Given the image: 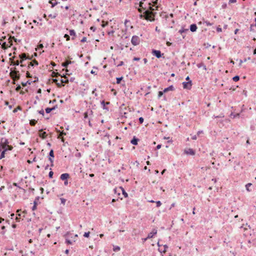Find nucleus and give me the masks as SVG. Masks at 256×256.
<instances>
[{"label": "nucleus", "mask_w": 256, "mask_h": 256, "mask_svg": "<svg viewBox=\"0 0 256 256\" xmlns=\"http://www.w3.org/2000/svg\"><path fill=\"white\" fill-rule=\"evenodd\" d=\"M185 152L186 154H190V155H194L195 154L194 150L192 148H188V150L185 151Z\"/></svg>", "instance_id": "dca6fc26"}, {"label": "nucleus", "mask_w": 256, "mask_h": 256, "mask_svg": "<svg viewBox=\"0 0 256 256\" xmlns=\"http://www.w3.org/2000/svg\"><path fill=\"white\" fill-rule=\"evenodd\" d=\"M86 37H84L82 40H81V42H86Z\"/></svg>", "instance_id": "680f3d73"}, {"label": "nucleus", "mask_w": 256, "mask_h": 256, "mask_svg": "<svg viewBox=\"0 0 256 256\" xmlns=\"http://www.w3.org/2000/svg\"><path fill=\"white\" fill-rule=\"evenodd\" d=\"M50 3L52 4V7L54 6L57 4L56 0H50Z\"/></svg>", "instance_id": "cd10ccee"}, {"label": "nucleus", "mask_w": 256, "mask_h": 256, "mask_svg": "<svg viewBox=\"0 0 256 256\" xmlns=\"http://www.w3.org/2000/svg\"><path fill=\"white\" fill-rule=\"evenodd\" d=\"M6 151V150H3L1 153V154L0 156V160L2 159V158H4L5 156V152Z\"/></svg>", "instance_id": "c756f323"}, {"label": "nucleus", "mask_w": 256, "mask_h": 256, "mask_svg": "<svg viewBox=\"0 0 256 256\" xmlns=\"http://www.w3.org/2000/svg\"><path fill=\"white\" fill-rule=\"evenodd\" d=\"M70 36H73V35L74 36L75 35V32H74V30H70Z\"/></svg>", "instance_id": "ea45409f"}, {"label": "nucleus", "mask_w": 256, "mask_h": 256, "mask_svg": "<svg viewBox=\"0 0 256 256\" xmlns=\"http://www.w3.org/2000/svg\"><path fill=\"white\" fill-rule=\"evenodd\" d=\"M163 138L164 140H168L166 142V144L164 146L165 147L167 148L168 147V144H171L172 143V139L170 138V137L166 138L164 136V137Z\"/></svg>", "instance_id": "2eb2a0df"}, {"label": "nucleus", "mask_w": 256, "mask_h": 256, "mask_svg": "<svg viewBox=\"0 0 256 256\" xmlns=\"http://www.w3.org/2000/svg\"><path fill=\"white\" fill-rule=\"evenodd\" d=\"M32 22L33 23L35 24L36 25H38V24H40L41 26L42 25V23L40 22H38L36 20H32Z\"/></svg>", "instance_id": "c9c22d12"}, {"label": "nucleus", "mask_w": 256, "mask_h": 256, "mask_svg": "<svg viewBox=\"0 0 256 256\" xmlns=\"http://www.w3.org/2000/svg\"><path fill=\"white\" fill-rule=\"evenodd\" d=\"M21 107L20 106H18L16 108H14L13 110V112L16 113V112H17L18 110H21Z\"/></svg>", "instance_id": "4c0bfd02"}, {"label": "nucleus", "mask_w": 256, "mask_h": 256, "mask_svg": "<svg viewBox=\"0 0 256 256\" xmlns=\"http://www.w3.org/2000/svg\"><path fill=\"white\" fill-rule=\"evenodd\" d=\"M139 122L140 124H142L144 122V118L142 117L139 118Z\"/></svg>", "instance_id": "09e8293b"}, {"label": "nucleus", "mask_w": 256, "mask_h": 256, "mask_svg": "<svg viewBox=\"0 0 256 256\" xmlns=\"http://www.w3.org/2000/svg\"><path fill=\"white\" fill-rule=\"evenodd\" d=\"M50 157H52V158H54V150H52L50 152Z\"/></svg>", "instance_id": "58836bf2"}, {"label": "nucleus", "mask_w": 256, "mask_h": 256, "mask_svg": "<svg viewBox=\"0 0 256 256\" xmlns=\"http://www.w3.org/2000/svg\"><path fill=\"white\" fill-rule=\"evenodd\" d=\"M174 90V87L172 85H171V86H169L168 87L164 88L163 91L161 92V96H162L164 92H167L168 91H170V90L172 91Z\"/></svg>", "instance_id": "0eeeda50"}, {"label": "nucleus", "mask_w": 256, "mask_h": 256, "mask_svg": "<svg viewBox=\"0 0 256 256\" xmlns=\"http://www.w3.org/2000/svg\"><path fill=\"white\" fill-rule=\"evenodd\" d=\"M39 136L42 138H45L46 136V132H42V130H40Z\"/></svg>", "instance_id": "f3484780"}, {"label": "nucleus", "mask_w": 256, "mask_h": 256, "mask_svg": "<svg viewBox=\"0 0 256 256\" xmlns=\"http://www.w3.org/2000/svg\"><path fill=\"white\" fill-rule=\"evenodd\" d=\"M64 37L66 38L67 41L70 40V36L68 34H65Z\"/></svg>", "instance_id": "49530a36"}, {"label": "nucleus", "mask_w": 256, "mask_h": 256, "mask_svg": "<svg viewBox=\"0 0 256 256\" xmlns=\"http://www.w3.org/2000/svg\"><path fill=\"white\" fill-rule=\"evenodd\" d=\"M14 56H13L12 58H10V60L11 62V64H12L14 66H18L19 64H20V62L18 60H16V61L14 60Z\"/></svg>", "instance_id": "6e6552de"}, {"label": "nucleus", "mask_w": 256, "mask_h": 256, "mask_svg": "<svg viewBox=\"0 0 256 256\" xmlns=\"http://www.w3.org/2000/svg\"><path fill=\"white\" fill-rule=\"evenodd\" d=\"M152 54L158 58H160V51L153 50H152Z\"/></svg>", "instance_id": "4468645a"}, {"label": "nucleus", "mask_w": 256, "mask_h": 256, "mask_svg": "<svg viewBox=\"0 0 256 256\" xmlns=\"http://www.w3.org/2000/svg\"><path fill=\"white\" fill-rule=\"evenodd\" d=\"M138 138H136L135 137H134V138H132L130 142L132 144L136 145L138 144Z\"/></svg>", "instance_id": "4be33fe9"}, {"label": "nucleus", "mask_w": 256, "mask_h": 256, "mask_svg": "<svg viewBox=\"0 0 256 256\" xmlns=\"http://www.w3.org/2000/svg\"><path fill=\"white\" fill-rule=\"evenodd\" d=\"M37 122V121L34 120H30V124L31 126H34L36 123Z\"/></svg>", "instance_id": "c85d7f7f"}, {"label": "nucleus", "mask_w": 256, "mask_h": 256, "mask_svg": "<svg viewBox=\"0 0 256 256\" xmlns=\"http://www.w3.org/2000/svg\"><path fill=\"white\" fill-rule=\"evenodd\" d=\"M53 82H56L58 87H60L62 86H64V83L68 82V80L66 77H62L61 76L60 78V80L58 78H55L52 80Z\"/></svg>", "instance_id": "7ed1b4c3"}, {"label": "nucleus", "mask_w": 256, "mask_h": 256, "mask_svg": "<svg viewBox=\"0 0 256 256\" xmlns=\"http://www.w3.org/2000/svg\"><path fill=\"white\" fill-rule=\"evenodd\" d=\"M21 84L23 86H26L27 84V82H22Z\"/></svg>", "instance_id": "338daca9"}, {"label": "nucleus", "mask_w": 256, "mask_h": 256, "mask_svg": "<svg viewBox=\"0 0 256 256\" xmlns=\"http://www.w3.org/2000/svg\"><path fill=\"white\" fill-rule=\"evenodd\" d=\"M27 18H28V22H29V24H32V23L30 22H32V20H31V17H27Z\"/></svg>", "instance_id": "4d7b16f0"}, {"label": "nucleus", "mask_w": 256, "mask_h": 256, "mask_svg": "<svg viewBox=\"0 0 256 256\" xmlns=\"http://www.w3.org/2000/svg\"><path fill=\"white\" fill-rule=\"evenodd\" d=\"M238 86H236V87H234V86H231V88H230V90H236V88H238Z\"/></svg>", "instance_id": "3c124183"}, {"label": "nucleus", "mask_w": 256, "mask_h": 256, "mask_svg": "<svg viewBox=\"0 0 256 256\" xmlns=\"http://www.w3.org/2000/svg\"><path fill=\"white\" fill-rule=\"evenodd\" d=\"M10 74L14 81L17 80L20 78L19 71L16 70V68H14L13 70H11Z\"/></svg>", "instance_id": "20e7f679"}, {"label": "nucleus", "mask_w": 256, "mask_h": 256, "mask_svg": "<svg viewBox=\"0 0 256 256\" xmlns=\"http://www.w3.org/2000/svg\"><path fill=\"white\" fill-rule=\"evenodd\" d=\"M252 186V184L251 183H248L246 185V188L247 191L248 192H251L252 190L250 189V187Z\"/></svg>", "instance_id": "393cba45"}, {"label": "nucleus", "mask_w": 256, "mask_h": 256, "mask_svg": "<svg viewBox=\"0 0 256 256\" xmlns=\"http://www.w3.org/2000/svg\"><path fill=\"white\" fill-rule=\"evenodd\" d=\"M60 201H61L62 204H64L66 203V200L64 199V198H60Z\"/></svg>", "instance_id": "a19ab883"}, {"label": "nucleus", "mask_w": 256, "mask_h": 256, "mask_svg": "<svg viewBox=\"0 0 256 256\" xmlns=\"http://www.w3.org/2000/svg\"><path fill=\"white\" fill-rule=\"evenodd\" d=\"M54 109V108H48L46 109V113L48 114Z\"/></svg>", "instance_id": "e433bc0d"}, {"label": "nucleus", "mask_w": 256, "mask_h": 256, "mask_svg": "<svg viewBox=\"0 0 256 256\" xmlns=\"http://www.w3.org/2000/svg\"><path fill=\"white\" fill-rule=\"evenodd\" d=\"M144 2H140V8H138V10L140 12H142V9H144V10H145L146 8L143 7Z\"/></svg>", "instance_id": "5701e85b"}, {"label": "nucleus", "mask_w": 256, "mask_h": 256, "mask_svg": "<svg viewBox=\"0 0 256 256\" xmlns=\"http://www.w3.org/2000/svg\"><path fill=\"white\" fill-rule=\"evenodd\" d=\"M240 80V76H235L232 78V80L234 82H238Z\"/></svg>", "instance_id": "7c9ffc66"}, {"label": "nucleus", "mask_w": 256, "mask_h": 256, "mask_svg": "<svg viewBox=\"0 0 256 256\" xmlns=\"http://www.w3.org/2000/svg\"><path fill=\"white\" fill-rule=\"evenodd\" d=\"M120 250V247L118 246H114L113 250L115 252H118Z\"/></svg>", "instance_id": "bb28decb"}, {"label": "nucleus", "mask_w": 256, "mask_h": 256, "mask_svg": "<svg viewBox=\"0 0 256 256\" xmlns=\"http://www.w3.org/2000/svg\"><path fill=\"white\" fill-rule=\"evenodd\" d=\"M53 174H54L53 172H52V171H50V172H49V174H48L49 176H50V178H52V177Z\"/></svg>", "instance_id": "864d4df0"}, {"label": "nucleus", "mask_w": 256, "mask_h": 256, "mask_svg": "<svg viewBox=\"0 0 256 256\" xmlns=\"http://www.w3.org/2000/svg\"><path fill=\"white\" fill-rule=\"evenodd\" d=\"M239 31V29L238 28H236L234 30V33L235 34H237V33Z\"/></svg>", "instance_id": "774afa93"}, {"label": "nucleus", "mask_w": 256, "mask_h": 256, "mask_svg": "<svg viewBox=\"0 0 256 256\" xmlns=\"http://www.w3.org/2000/svg\"><path fill=\"white\" fill-rule=\"evenodd\" d=\"M164 250H163L162 252L161 250V254H162V252L165 253V252H166V248H168V246L166 244L164 245Z\"/></svg>", "instance_id": "72a5a7b5"}, {"label": "nucleus", "mask_w": 256, "mask_h": 256, "mask_svg": "<svg viewBox=\"0 0 256 256\" xmlns=\"http://www.w3.org/2000/svg\"><path fill=\"white\" fill-rule=\"evenodd\" d=\"M123 78L122 77H120V78H116V83L118 84H120L121 80H122Z\"/></svg>", "instance_id": "f704fd0d"}, {"label": "nucleus", "mask_w": 256, "mask_h": 256, "mask_svg": "<svg viewBox=\"0 0 256 256\" xmlns=\"http://www.w3.org/2000/svg\"><path fill=\"white\" fill-rule=\"evenodd\" d=\"M72 63L70 60H66L65 62L62 64V66L64 68H67L68 66Z\"/></svg>", "instance_id": "412c9836"}, {"label": "nucleus", "mask_w": 256, "mask_h": 256, "mask_svg": "<svg viewBox=\"0 0 256 256\" xmlns=\"http://www.w3.org/2000/svg\"><path fill=\"white\" fill-rule=\"evenodd\" d=\"M124 64V62L122 61H121L120 62V63L118 64V66H122Z\"/></svg>", "instance_id": "bf43d9fd"}, {"label": "nucleus", "mask_w": 256, "mask_h": 256, "mask_svg": "<svg viewBox=\"0 0 256 256\" xmlns=\"http://www.w3.org/2000/svg\"><path fill=\"white\" fill-rule=\"evenodd\" d=\"M90 232H85L84 234V237H86V238H88L89 237V236H90Z\"/></svg>", "instance_id": "79ce46f5"}, {"label": "nucleus", "mask_w": 256, "mask_h": 256, "mask_svg": "<svg viewBox=\"0 0 256 256\" xmlns=\"http://www.w3.org/2000/svg\"><path fill=\"white\" fill-rule=\"evenodd\" d=\"M64 135H66V133L63 132H61L58 136V138H61L62 142H64V139L62 138Z\"/></svg>", "instance_id": "b1692460"}, {"label": "nucleus", "mask_w": 256, "mask_h": 256, "mask_svg": "<svg viewBox=\"0 0 256 256\" xmlns=\"http://www.w3.org/2000/svg\"><path fill=\"white\" fill-rule=\"evenodd\" d=\"M20 88H21V86H20V85H18V86L16 88V92H18V91H19V90H20Z\"/></svg>", "instance_id": "603ef678"}, {"label": "nucleus", "mask_w": 256, "mask_h": 256, "mask_svg": "<svg viewBox=\"0 0 256 256\" xmlns=\"http://www.w3.org/2000/svg\"><path fill=\"white\" fill-rule=\"evenodd\" d=\"M58 75L60 76L58 73H56L55 72H53L52 74V77L57 76Z\"/></svg>", "instance_id": "8fccbe9b"}, {"label": "nucleus", "mask_w": 256, "mask_h": 256, "mask_svg": "<svg viewBox=\"0 0 256 256\" xmlns=\"http://www.w3.org/2000/svg\"><path fill=\"white\" fill-rule=\"evenodd\" d=\"M26 78H32V75L30 74V72L27 71L26 73Z\"/></svg>", "instance_id": "c03bdc74"}, {"label": "nucleus", "mask_w": 256, "mask_h": 256, "mask_svg": "<svg viewBox=\"0 0 256 256\" xmlns=\"http://www.w3.org/2000/svg\"><path fill=\"white\" fill-rule=\"evenodd\" d=\"M197 66L198 68H202L204 70H206V66L203 62H200V63L198 64Z\"/></svg>", "instance_id": "6ab92c4d"}, {"label": "nucleus", "mask_w": 256, "mask_h": 256, "mask_svg": "<svg viewBox=\"0 0 256 256\" xmlns=\"http://www.w3.org/2000/svg\"><path fill=\"white\" fill-rule=\"evenodd\" d=\"M131 42L134 46H138L140 42V38L138 36H134L132 38Z\"/></svg>", "instance_id": "39448f33"}, {"label": "nucleus", "mask_w": 256, "mask_h": 256, "mask_svg": "<svg viewBox=\"0 0 256 256\" xmlns=\"http://www.w3.org/2000/svg\"><path fill=\"white\" fill-rule=\"evenodd\" d=\"M102 24L101 26L102 27H104L106 26H107L108 24V21H104V20H102Z\"/></svg>", "instance_id": "a878e982"}, {"label": "nucleus", "mask_w": 256, "mask_h": 256, "mask_svg": "<svg viewBox=\"0 0 256 256\" xmlns=\"http://www.w3.org/2000/svg\"><path fill=\"white\" fill-rule=\"evenodd\" d=\"M207 26H212V24L210 23L209 22L206 21L205 22Z\"/></svg>", "instance_id": "69168bd1"}, {"label": "nucleus", "mask_w": 256, "mask_h": 256, "mask_svg": "<svg viewBox=\"0 0 256 256\" xmlns=\"http://www.w3.org/2000/svg\"><path fill=\"white\" fill-rule=\"evenodd\" d=\"M88 112H84V118H88Z\"/></svg>", "instance_id": "0e129e2a"}, {"label": "nucleus", "mask_w": 256, "mask_h": 256, "mask_svg": "<svg viewBox=\"0 0 256 256\" xmlns=\"http://www.w3.org/2000/svg\"><path fill=\"white\" fill-rule=\"evenodd\" d=\"M157 231L155 230H153L152 232H151L150 234H148V238H152L154 234H156Z\"/></svg>", "instance_id": "aec40b11"}, {"label": "nucleus", "mask_w": 256, "mask_h": 256, "mask_svg": "<svg viewBox=\"0 0 256 256\" xmlns=\"http://www.w3.org/2000/svg\"><path fill=\"white\" fill-rule=\"evenodd\" d=\"M25 212H22L21 214H18L16 218V220L17 222H20L21 217L24 218L25 216Z\"/></svg>", "instance_id": "1a4fd4ad"}, {"label": "nucleus", "mask_w": 256, "mask_h": 256, "mask_svg": "<svg viewBox=\"0 0 256 256\" xmlns=\"http://www.w3.org/2000/svg\"><path fill=\"white\" fill-rule=\"evenodd\" d=\"M122 194H124V196L125 198H126L128 197V194L124 190V189H122Z\"/></svg>", "instance_id": "37998d69"}, {"label": "nucleus", "mask_w": 256, "mask_h": 256, "mask_svg": "<svg viewBox=\"0 0 256 256\" xmlns=\"http://www.w3.org/2000/svg\"><path fill=\"white\" fill-rule=\"evenodd\" d=\"M164 254H162V256H172L170 253L166 254V252L164 253Z\"/></svg>", "instance_id": "052dcab7"}, {"label": "nucleus", "mask_w": 256, "mask_h": 256, "mask_svg": "<svg viewBox=\"0 0 256 256\" xmlns=\"http://www.w3.org/2000/svg\"><path fill=\"white\" fill-rule=\"evenodd\" d=\"M197 29H198V27L196 24H190V30L192 32H196V31Z\"/></svg>", "instance_id": "9d476101"}, {"label": "nucleus", "mask_w": 256, "mask_h": 256, "mask_svg": "<svg viewBox=\"0 0 256 256\" xmlns=\"http://www.w3.org/2000/svg\"><path fill=\"white\" fill-rule=\"evenodd\" d=\"M147 20L154 21V17H144Z\"/></svg>", "instance_id": "2f4dec72"}, {"label": "nucleus", "mask_w": 256, "mask_h": 256, "mask_svg": "<svg viewBox=\"0 0 256 256\" xmlns=\"http://www.w3.org/2000/svg\"><path fill=\"white\" fill-rule=\"evenodd\" d=\"M216 31L218 32H221L222 31V29L220 26H218L216 28Z\"/></svg>", "instance_id": "de8ad7c7"}, {"label": "nucleus", "mask_w": 256, "mask_h": 256, "mask_svg": "<svg viewBox=\"0 0 256 256\" xmlns=\"http://www.w3.org/2000/svg\"><path fill=\"white\" fill-rule=\"evenodd\" d=\"M188 28H184V27H182V28L178 30V32L182 34H184L188 32Z\"/></svg>", "instance_id": "a211bd4d"}, {"label": "nucleus", "mask_w": 256, "mask_h": 256, "mask_svg": "<svg viewBox=\"0 0 256 256\" xmlns=\"http://www.w3.org/2000/svg\"><path fill=\"white\" fill-rule=\"evenodd\" d=\"M158 0H154L152 1V2L154 4L151 6L150 3H148L149 5V10H145V11L144 12V14H145V15H144V16H150V14H152L153 16H154L156 14V12H154L155 10H156L158 6H156L155 4H157ZM140 16H143L142 14H140Z\"/></svg>", "instance_id": "f257e3e1"}, {"label": "nucleus", "mask_w": 256, "mask_h": 256, "mask_svg": "<svg viewBox=\"0 0 256 256\" xmlns=\"http://www.w3.org/2000/svg\"><path fill=\"white\" fill-rule=\"evenodd\" d=\"M32 62L34 63V65L38 66V61L36 60H33Z\"/></svg>", "instance_id": "a18cd8bd"}, {"label": "nucleus", "mask_w": 256, "mask_h": 256, "mask_svg": "<svg viewBox=\"0 0 256 256\" xmlns=\"http://www.w3.org/2000/svg\"><path fill=\"white\" fill-rule=\"evenodd\" d=\"M34 66V63L32 62H30V64L28 65V68H30V66Z\"/></svg>", "instance_id": "5fc2aeb1"}, {"label": "nucleus", "mask_w": 256, "mask_h": 256, "mask_svg": "<svg viewBox=\"0 0 256 256\" xmlns=\"http://www.w3.org/2000/svg\"><path fill=\"white\" fill-rule=\"evenodd\" d=\"M236 2V0H229V3H235Z\"/></svg>", "instance_id": "e2e57ef3"}, {"label": "nucleus", "mask_w": 256, "mask_h": 256, "mask_svg": "<svg viewBox=\"0 0 256 256\" xmlns=\"http://www.w3.org/2000/svg\"><path fill=\"white\" fill-rule=\"evenodd\" d=\"M250 58L248 57L247 58H244L243 60H240V65L242 62H246L248 60H250Z\"/></svg>", "instance_id": "473e14b6"}, {"label": "nucleus", "mask_w": 256, "mask_h": 256, "mask_svg": "<svg viewBox=\"0 0 256 256\" xmlns=\"http://www.w3.org/2000/svg\"><path fill=\"white\" fill-rule=\"evenodd\" d=\"M66 242L70 244H72V242L70 240L68 239L66 240Z\"/></svg>", "instance_id": "6e6d98bb"}, {"label": "nucleus", "mask_w": 256, "mask_h": 256, "mask_svg": "<svg viewBox=\"0 0 256 256\" xmlns=\"http://www.w3.org/2000/svg\"><path fill=\"white\" fill-rule=\"evenodd\" d=\"M254 26L252 24H250V31H253V27Z\"/></svg>", "instance_id": "13d9d810"}, {"label": "nucleus", "mask_w": 256, "mask_h": 256, "mask_svg": "<svg viewBox=\"0 0 256 256\" xmlns=\"http://www.w3.org/2000/svg\"><path fill=\"white\" fill-rule=\"evenodd\" d=\"M9 142L8 140L6 138H2L0 142V150H11L13 148L12 146L8 144Z\"/></svg>", "instance_id": "f03ea898"}, {"label": "nucleus", "mask_w": 256, "mask_h": 256, "mask_svg": "<svg viewBox=\"0 0 256 256\" xmlns=\"http://www.w3.org/2000/svg\"><path fill=\"white\" fill-rule=\"evenodd\" d=\"M183 88L184 89L190 90L192 86V81L184 82L182 83Z\"/></svg>", "instance_id": "423d86ee"}, {"label": "nucleus", "mask_w": 256, "mask_h": 256, "mask_svg": "<svg viewBox=\"0 0 256 256\" xmlns=\"http://www.w3.org/2000/svg\"><path fill=\"white\" fill-rule=\"evenodd\" d=\"M70 177L68 174L65 173L61 174L60 178L62 180H66Z\"/></svg>", "instance_id": "ddd939ff"}, {"label": "nucleus", "mask_w": 256, "mask_h": 256, "mask_svg": "<svg viewBox=\"0 0 256 256\" xmlns=\"http://www.w3.org/2000/svg\"><path fill=\"white\" fill-rule=\"evenodd\" d=\"M251 244H252V246H256V240H253L252 241L248 240V246L249 248L252 246Z\"/></svg>", "instance_id": "f8f14e48"}, {"label": "nucleus", "mask_w": 256, "mask_h": 256, "mask_svg": "<svg viewBox=\"0 0 256 256\" xmlns=\"http://www.w3.org/2000/svg\"><path fill=\"white\" fill-rule=\"evenodd\" d=\"M19 57L20 58V64L22 63L23 61L27 58L26 54L25 53H22L21 54L19 55Z\"/></svg>", "instance_id": "9b49d317"}]
</instances>
